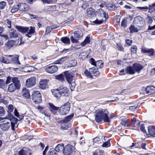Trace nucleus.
Wrapping results in <instances>:
<instances>
[{"mask_svg":"<svg viewBox=\"0 0 155 155\" xmlns=\"http://www.w3.org/2000/svg\"><path fill=\"white\" fill-rule=\"evenodd\" d=\"M108 112L106 110H99L96 111L95 120L97 123H99L103 120L104 122H109V118L108 116Z\"/></svg>","mask_w":155,"mask_h":155,"instance_id":"f257e3e1","label":"nucleus"},{"mask_svg":"<svg viewBox=\"0 0 155 155\" xmlns=\"http://www.w3.org/2000/svg\"><path fill=\"white\" fill-rule=\"evenodd\" d=\"M53 94L57 98L61 96L67 97L68 96V89L64 86H60L58 88L53 89L51 91Z\"/></svg>","mask_w":155,"mask_h":155,"instance_id":"f03ea898","label":"nucleus"},{"mask_svg":"<svg viewBox=\"0 0 155 155\" xmlns=\"http://www.w3.org/2000/svg\"><path fill=\"white\" fill-rule=\"evenodd\" d=\"M12 83L10 84L8 87V91L9 92H14L16 89H19L20 87V81L18 78L16 77L12 78Z\"/></svg>","mask_w":155,"mask_h":155,"instance_id":"7ed1b4c3","label":"nucleus"},{"mask_svg":"<svg viewBox=\"0 0 155 155\" xmlns=\"http://www.w3.org/2000/svg\"><path fill=\"white\" fill-rule=\"evenodd\" d=\"M75 152V147L74 146L68 144L64 147L63 153L64 155H71L73 153Z\"/></svg>","mask_w":155,"mask_h":155,"instance_id":"20e7f679","label":"nucleus"},{"mask_svg":"<svg viewBox=\"0 0 155 155\" xmlns=\"http://www.w3.org/2000/svg\"><path fill=\"white\" fill-rule=\"evenodd\" d=\"M70 104L67 102L61 106L59 110V113L60 114L65 115L68 114L70 110Z\"/></svg>","mask_w":155,"mask_h":155,"instance_id":"39448f33","label":"nucleus"},{"mask_svg":"<svg viewBox=\"0 0 155 155\" xmlns=\"http://www.w3.org/2000/svg\"><path fill=\"white\" fill-rule=\"evenodd\" d=\"M83 33L81 31H75L73 34V35H71L70 37L71 41L74 43H78V40L82 38Z\"/></svg>","mask_w":155,"mask_h":155,"instance_id":"423d86ee","label":"nucleus"},{"mask_svg":"<svg viewBox=\"0 0 155 155\" xmlns=\"http://www.w3.org/2000/svg\"><path fill=\"white\" fill-rule=\"evenodd\" d=\"M32 99L33 102L36 104H38L41 102V95L39 91H36L33 93Z\"/></svg>","mask_w":155,"mask_h":155,"instance_id":"0eeeda50","label":"nucleus"},{"mask_svg":"<svg viewBox=\"0 0 155 155\" xmlns=\"http://www.w3.org/2000/svg\"><path fill=\"white\" fill-rule=\"evenodd\" d=\"M144 22L143 18L141 17L138 16L134 18V23L137 25L139 28H141V25L143 24Z\"/></svg>","mask_w":155,"mask_h":155,"instance_id":"6e6552de","label":"nucleus"},{"mask_svg":"<svg viewBox=\"0 0 155 155\" xmlns=\"http://www.w3.org/2000/svg\"><path fill=\"white\" fill-rule=\"evenodd\" d=\"M36 79L34 77H31L28 79L26 81V86L29 88L34 86L35 84Z\"/></svg>","mask_w":155,"mask_h":155,"instance_id":"1a4fd4ad","label":"nucleus"},{"mask_svg":"<svg viewBox=\"0 0 155 155\" xmlns=\"http://www.w3.org/2000/svg\"><path fill=\"white\" fill-rule=\"evenodd\" d=\"M90 62L91 64L96 66L97 68H101L103 66V63L101 60L96 62L94 59L91 58L90 59Z\"/></svg>","mask_w":155,"mask_h":155,"instance_id":"9d476101","label":"nucleus"},{"mask_svg":"<svg viewBox=\"0 0 155 155\" xmlns=\"http://www.w3.org/2000/svg\"><path fill=\"white\" fill-rule=\"evenodd\" d=\"M65 78L69 84H71L74 78V74L72 72L66 71L64 72Z\"/></svg>","mask_w":155,"mask_h":155,"instance_id":"9b49d317","label":"nucleus"},{"mask_svg":"<svg viewBox=\"0 0 155 155\" xmlns=\"http://www.w3.org/2000/svg\"><path fill=\"white\" fill-rule=\"evenodd\" d=\"M58 68L56 65L50 66L45 69V71L47 72L52 74L57 72L58 70Z\"/></svg>","mask_w":155,"mask_h":155,"instance_id":"f8f14e48","label":"nucleus"},{"mask_svg":"<svg viewBox=\"0 0 155 155\" xmlns=\"http://www.w3.org/2000/svg\"><path fill=\"white\" fill-rule=\"evenodd\" d=\"M87 14L88 17L91 18H92L96 15L95 10L92 8L87 9Z\"/></svg>","mask_w":155,"mask_h":155,"instance_id":"ddd939ff","label":"nucleus"},{"mask_svg":"<svg viewBox=\"0 0 155 155\" xmlns=\"http://www.w3.org/2000/svg\"><path fill=\"white\" fill-rule=\"evenodd\" d=\"M48 80L46 79L41 80L39 82V87L42 89H45L48 87Z\"/></svg>","mask_w":155,"mask_h":155,"instance_id":"4468645a","label":"nucleus"},{"mask_svg":"<svg viewBox=\"0 0 155 155\" xmlns=\"http://www.w3.org/2000/svg\"><path fill=\"white\" fill-rule=\"evenodd\" d=\"M10 127L9 122L4 121L3 123L0 124V127L4 131L8 130Z\"/></svg>","mask_w":155,"mask_h":155,"instance_id":"2eb2a0df","label":"nucleus"},{"mask_svg":"<svg viewBox=\"0 0 155 155\" xmlns=\"http://www.w3.org/2000/svg\"><path fill=\"white\" fill-rule=\"evenodd\" d=\"M133 67L134 70L135 72H137L139 73L140 71L143 69V67L141 64H134L133 65Z\"/></svg>","mask_w":155,"mask_h":155,"instance_id":"dca6fc26","label":"nucleus"},{"mask_svg":"<svg viewBox=\"0 0 155 155\" xmlns=\"http://www.w3.org/2000/svg\"><path fill=\"white\" fill-rule=\"evenodd\" d=\"M22 95L26 99L29 98L30 97L29 90L25 87L22 89Z\"/></svg>","mask_w":155,"mask_h":155,"instance_id":"f3484780","label":"nucleus"},{"mask_svg":"<svg viewBox=\"0 0 155 155\" xmlns=\"http://www.w3.org/2000/svg\"><path fill=\"white\" fill-rule=\"evenodd\" d=\"M18 5H19L18 9L20 11H26L29 9L28 5L25 3H21Z\"/></svg>","mask_w":155,"mask_h":155,"instance_id":"a211bd4d","label":"nucleus"},{"mask_svg":"<svg viewBox=\"0 0 155 155\" xmlns=\"http://www.w3.org/2000/svg\"><path fill=\"white\" fill-rule=\"evenodd\" d=\"M146 93L149 94L155 93V87L153 86H148L146 89Z\"/></svg>","mask_w":155,"mask_h":155,"instance_id":"6ab92c4d","label":"nucleus"},{"mask_svg":"<svg viewBox=\"0 0 155 155\" xmlns=\"http://www.w3.org/2000/svg\"><path fill=\"white\" fill-rule=\"evenodd\" d=\"M16 28L21 33H26L29 30V28L27 27H22L21 26H16Z\"/></svg>","mask_w":155,"mask_h":155,"instance_id":"aec40b11","label":"nucleus"},{"mask_svg":"<svg viewBox=\"0 0 155 155\" xmlns=\"http://www.w3.org/2000/svg\"><path fill=\"white\" fill-rule=\"evenodd\" d=\"M125 71L127 74H134L135 73L133 66H130L127 67L125 68Z\"/></svg>","mask_w":155,"mask_h":155,"instance_id":"412c9836","label":"nucleus"},{"mask_svg":"<svg viewBox=\"0 0 155 155\" xmlns=\"http://www.w3.org/2000/svg\"><path fill=\"white\" fill-rule=\"evenodd\" d=\"M89 70L92 75V77L93 76L97 77L99 74L100 73L99 71H98L97 69H95L94 67L90 68Z\"/></svg>","mask_w":155,"mask_h":155,"instance_id":"4be33fe9","label":"nucleus"},{"mask_svg":"<svg viewBox=\"0 0 155 155\" xmlns=\"http://www.w3.org/2000/svg\"><path fill=\"white\" fill-rule=\"evenodd\" d=\"M148 131L150 135L154 136L155 135V126H149L148 128Z\"/></svg>","mask_w":155,"mask_h":155,"instance_id":"5701e85b","label":"nucleus"},{"mask_svg":"<svg viewBox=\"0 0 155 155\" xmlns=\"http://www.w3.org/2000/svg\"><path fill=\"white\" fill-rule=\"evenodd\" d=\"M9 35L11 38H16L18 36V34L16 30H11L9 32Z\"/></svg>","mask_w":155,"mask_h":155,"instance_id":"b1692460","label":"nucleus"},{"mask_svg":"<svg viewBox=\"0 0 155 155\" xmlns=\"http://www.w3.org/2000/svg\"><path fill=\"white\" fill-rule=\"evenodd\" d=\"M10 120L12 130H14V127L15 125L16 124L17 122V119L15 117H12L10 119Z\"/></svg>","mask_w":155,"mask_h":155,"instance_id":"393cba45","label":"nucleus"},{"mask_svg":"<svg viewBox=\"0 0 155 155\" xmlns=\"http://www.w3.org/2000/svg\"><path fill=\"white\" fill-rule=\"evenodd\" d=\"M63 144H58L55 147V150L56 152H60L64 150V147Z\"/></svg>","mask_w":155,"mask_h":155,"instance_id":"a878e982","label":"nucleus"},{"mask_svg":"<svg viewBox=\"0 0 155 155\" xmlns=\"http://www.w3.org/2000/svg\"><path fill=\"white\" fill-rule=\"evenodd\" d=\"M141 28H139L135 27L134 25H131L129 28L130 32L131 33L137 32Z\"/></svg>","mask_w":155,"mask_h":155,"instance_id":"bb28decb","label":"nucleus"},{"mask_svg":"<svg viewBox=\"0 0 155 155\" xmlns=\"http://www.w3.org/2000/svg\"><path fill=\"white\" fill-rule=\"evenodd\" d=\"M104 140H107L106 142H104L102 144V147H109L110 146V139L107 137H104Z\"/></svg>","mask_w":155,"mask_h":155,"instance_id":"cd10ccee","label":"nucleus"},{"mask_svg":"<svg viewBox=\"0 0 155 155\" xmlns=\"http://www.w3.org/2000/svg\"><path fill=\"white\" fill-rule=\"evenodd\" d=\"M31 151L30 150L25 151L24 150H21L19 151V155H31Z\"/></svg>","mask_w":155,"mask_h":155,"instance_id":"c85d7f7f","label":"nucleus"},{"mask_svg":"<svg viewBox=\"0 0 155 155\" xmlns=\"http://www.w3.org/2000/svg\"><path fill=\"white\" fill-rule=\"evenodd\" d=\"M62 42L66 44H69L70 41V39L67 37H64L61 38L60 39Z\"/></svg>","mask_w":155,"mask_h":155,"instance_id":"c756f323","label":"nucleus"},{"mask_svg":"<svg viewBox=\"0 0 155 155\" xmlns=\"http://www.w3.org/2000/svg\"><path fill=\"white\" fill-rule=\"evenodd\" d=\"M90 41V37L87 36L84 41L81 43V45L82 46H84L86 44L89 43Z\"/></svg>","mask_w":155,"mask_h":155,"instance_id":"7c9ffc66","label":"nucleus"},{"mask_svg":"<svg viewBox=\"0 0 155 155\" xmlns=\"http://www.w3.org/2000/svg\"><path fill=\"white\" fill-rule=\"evenodd\" d=\"M18 56L17 55H16L14 57L12 60V62L16 64H20V63L18 60Z\"/></svg>","mask_w":155,"mask_h":155,"instance_id":"2f4dec72","label":"nucleus"},{"mask_svg":"<svg viewBox=\"0 0 155 155\" xmlns=\"http://www.w3.org/2000/svg\"><path fill=\"white\" fill-rule=\"evenodd\" d=\"M74 116V114H72L66 117L63 120V122L64 124L67 123L71 120Z\"/></svg>","mask_w":155,"mask_h":155,"instance_id":"473e14b6","label":"nucleus"},{"mask_svg":"<svg viewBox=\"0 0 155 155\" xmlns=\"http://www.w3.org/2000/svg\"><path fill=\"white\" fill-rule=\"evenodd\" d=\"M92 155H104V153L102 150L97 149L94 152Z\"/></svg>","mask_w":155,"mask_h":155,"instance_id":"72a5a7b5","label":"nucleus"},{"mask_svg":"<svg viewBox=\"0 0 155 155\" xmlns=\"http://www.w3.org/2000/svg\"><path fill=\"white\" fill-rule=\"evenodd\" d=\"M55 78L62 82L64 81L63 75L62 74H60L55 76Z\"/></svg>","mask_w":155,"mask_h":155,"instance_id":"f704fd0d","label":"nucleus"},{"mask_svg":"<svg viewBox=\"0 0 155 155\" xmlns=\"http://www.w3.org/2000/svg\"><path fill=\"white\" fill-rule=\"evenodd\" d=\"M104 11L101 9L97 10L96 12L97 15L99 16L100 18H102L104 14Z\"/></svg>","mask_w":155,"mask_h":155,"instance_id":"c9c22d12","label":"nucleus"},{"mask_svg":"<svg viewBox=\"0 0 155 155\" xmlns=\"http://www.w3.org/2000/svg\"><path fill=\"white\" fill-rule=\"evenodd\" d=\"M103 20L102 18H97L95 20H93L92 22L96 24H100L103 22Z\"/></svg>","mask_w":155,"mask_h":155,"instance_id":"e433bc0d","label":"nucleus"},{"mask_svg":"<svg viewBox=\"0 0 155 155\" xmlns=\"http://www.w3.org/2000/svg\"><path fill=\"white\" fill-rule=\"evenodd\" d=\"M49 104L50 106V109L52 112L57 110L58 109V107H55L54 105L50 103H49Z\"/></svg>","mask_w":155,"mask_h":155,"instance_id":"4c0bfd02","label":"nucleus"},{"mask_svg":"<svg viewBox=\"0 0 155 155\" xmlns=\"http://www.w3.org/2000/svg\"><path fill=\"white\" fill-rule=\"evenodd\" d=\"M14 44V41L13 40L8 41L6 44L7 47L10 48L12 47Z\"/></svg>","mask_w":155,"mask_h":155,"instance_id":"58836bf2","label":"nucleus"},{"mask_svg":"<svg viewBox=\"0 0 155 155\" xmlns=\"http://www.w3.org/2000/svg\"><path fill=\"white\" fill-rule=\"evenodd\" d=\"M47 155H57V154L54 148H51L50 150Z\"/></svg>","mask_w":155,"mask_h":155,"instance_id":"ea45409f","label":"nucleus"},{"mask_svg":"<svg viewBox=\"0 0 155 155\" xmlns=\"http://www.w3.org/2000/svg\"><path fill=\"white\" fill-rule=\"evenodd\" d=\"M108 9L110 10H113L116 9V7L114 5L112 4H109L107 5H106Z\"/></svg>","mask_w":155,"mask_h":155,"instance_id":"a19ab883","label":"nucleus"},{"mask_svg":"<svg viewBox=\"0 0 155 155\" xmlns=\"http://www.w3.org/2000/svg\"><path fill=\"white\" fill-rule=\"evenodd\" d=\"M84 74L87 77L91 78H92V75H91V73L89 71H88L87 70H86L84 72Z\"/></svg>","mask_w":155,"mask_h":155,"instance_id":"79ce46f5","label":"nucleus"},{"mask_svg":"<svg viewBox=\"0 0 155 155\" xmlns=\"http://www.w3.org/2000/svg\"><path fill=\"white\" fill-rule=\"evenodd\" d=\"M0 39L1 41H6L8 39V37L6 35H2L0 36Z\"/></svg>","mask_w":155,"mask_h":155,"instance_id":"37998d69","label":"nucleus"},{"mask_svg":"<svg viewBox=\"0 0 155 155\" xmlns=\"http://www.w3.org/2000/svg\"><path fill=\"white\" fill-rule=\"evenodd\" d=\"M29 31L28 32L29 34H31L35 33V27H34L31 26L30 28L28 30Z\"/></svg>","mask_w":155,"mask_h":155,"instance_id":"c03bdc74","label":"nucleus"},{"mask_svg":"<svg viewBox=\"0 0 155 155\" xmlns=\"http://www.w3.org/2000/svg\"><path fill=\"white\" fill-rule=\"evenodd\" d=\"M70 67H72L75 66L77 63V61L75 60H72L70 61Z\"/></svg>","mask_w":155,"mask_h":155,"instance_id":"a18cd8bd","label":"nucleus"},{"mask_svg":"<svg viewBox=\"0 0 155 155\" xmlns=\"http://www.w3.org/2000/svg\"><path fill=\"white\" fill-rule=\"evenodd\" d=\"M137 47L136 45H133L131 47V51L132 53H137Z\"/></svg>","mask_w":155,"mask_h":155,"instance_id":"49530a36","label":"nucleus"},{"mask_svg":"<svg viewBox=\"0 0 155 155\" xmlns=\"http://www.w3.org/2000/svg\"><path fill=\"white\" fill-rule=\"evenodd\" d=\"M19 5L15 6L11 9V12L12 13H14L17 11L19 9Z\"/></svg>","mask_w":155,"mask_h":155,"instance_id":"de8ad7c7","label":"nucleus"},{"mask_svg":"<svg viewBox=\"0 0 155 155\" xmlns=\"http://www.w3.org/2000/svg\"><path fill=\"white\" fill-rule=\"evenodd\" d=\"M79 57L80 58L83 59L87 57V55L85 52H83L80 54Z\"/></svg>","mask_w":155,"mask_h":155,"instance_id":"09e8293b","label":"nucleus"},{"mask_svg":"<svg viewBox=\"0 0 155 155\" xmlns=\"http://www.w3.org/2000/svg\"><path fill=\"white\" fill-rule=\"evenodd\" d=\"M56 28V27H54V26H51L48 27L46 29V32L47 33H48L51 31L52 29H54Z\"/></svg>","mask_w":155,"mask_h":155,"instance_id":"8fccbe9b","label":"nucleus"},{"mask_svg":"<svg viewBox=\"0 0 155 155\" xmlns=\"http://www.w3.org/2000/svg\"><path fill=\"white\" fill-rule=\"evenodd\" d=\"M149 49H147L144 46H142L141 48V51L143 53H147Z\"/></svg>","mask_w":155,"mask_h":155,"instance_id":"3c124183","label":"nucleus"},{"mask_svg":"<svg viewBox=\"0 0 155 155\" xmlns=\"http://www.w3.org/2000/svg\"><path fill=\"white\" fill-rule=\"evenodd\" d=\"M127 121L125 119H123L121 121V123L124 126L128 127V124L127 122Z\"/></svg>","mask_w":155,"mask_h":155,"instance_id":"603ef678","label":"nucleus"},{"mask_svg":"<svg viewBox=\"0 0 155 155\" xmlns=\"http://www.w3.org/2000/svg\"><path fill=\"white\" fill-rule=\"evenodd\" d=\"M6 3L5 2H0V9H3L6 5Z\"/></svg>","mask_w":155,"mask_h":155,"instance_id":"864d4df0","label":"nucleus"},{"mask_svg":"<svg viewBox=\"0 0 155 155\" xmlns=\"http://www.w3.org/2000/svg\"><path fill=\"white\" fill-rule=\"evenodd\" d=\"M149 6V8L148 9L149 12L151 13L155 11V9L153 8V7L154 6L153 5V4L151 5H150Z\"/></svg>","mask_w":155,"mask_h":155,"instance_id":"5fc2aeb1","label":"nucleus"},{"mask_svg":"<svg viewBox=\"0 0 155 155\" xmlns=\"http://www.w3.org/2000/svg\"><path fill=\"white\" fill-rule=\"evenodd\" d=\"M147 53H150V56H153L154 55V49L152 48L149 49L148 52Z\"/></svg>","mask_w":155,"mask_h":155,"instance_id":"6e6d98bb","label":"nucleus"},{"mask_svg":"<svg viewBox=\"0 0 155 155\" xmlns=\"http://www.w3.org/2000/svg\"><path fill=\"white\" fill-rule=\"evenodd\" d=\"M5 114V111L2 107H0V115L3 116Z\"/></svg>","mask_w":155,"mask_h":155,"instance_id":"4d7b16f0","label":"nucleus"},{"mask_svg":"<svg viewBox=\"0 0 155 155\" xmlns=\"http://www.w3.org/2000/svg\"><path fill=\"white\" fill-rule=\"evenodd\" d=\"M5 83L4 80L0 79V87L3 88L5 86Z\"/></svg>","mask_w":155,"mask_h":155,"instance_id":"13d9d810","label":"nucleus"},{"mask_svg":"<svg viewBox=\"0 0 155 155\" xmlns=\"http://www.w3.org/2000/svg\"><path fill=\"white\" fill-rule=\"evenodd\" d=\"M140 129L144 133H146V131L145 129V127L143 124H142L140 125Z\"/></svg>","mask_w":155,"mask_h":155,"instance_id":"bf43d9fd","label":"nucleus"},{"mask_svg":"<svg viewBox=\"0 0 155 155\" xmlns=\"http://www.w3.org/2000/svg\"><path fill=\"white\" fill-rule=\"evenodd\" d=\"M127 20L126 19H124L122 21L121 23V26L122 27L125 28L126 26Z\"/></svg>","mask_w":155,"mask_h":155,"instance_id":"052dcab7","label":"nucleus"},{"mask_svg":"<svg viewBox=\"0 0 155 155\" xmlns=\"http://www.w3.org/2000/svg\"><path fill=\"white\" fill-rule=\"evenodd\" d=\"M137 8L143 10H147L149 8L148 7L146 6L144 7H137Z\"/></svg>","mask_w":155,"mask_h":155,"instance_id":"680f3d73","label":"nucleus"},{"mask_svg":"<svg viewBox=\"0 0 155 155\" xmlns=\"http://www.w3.org/2000/svg\"><path fill=\"white\" fill-rule=\"evenodd\" d=\"M1 59L2 61L4 63L8 64L9 63V62L7 60V59H5L3 57H2Z\"/></svg>","mask_w":155,"mask_h":155,"instance_id":"e2e57ef3","label":"nucleus"},{"mask_svg":"<svg viewBox=\"0 0 155 155\" xmlns=\"http://www.w3.org/2000/svg\"><path fill=\"white\" fill-rule=\"evenodd\" d=\"M14 108L12 105L10 104L8 107V111L9 112H12Z\"/></svg>","mask_w":155,"mask_h":155,"instance_id":"0e129e2a","label":"nucleus"},{"mask_svg":"<svg viewBox=\"0 0 155 155\" xmlns=\"http://www.w3.org/2000/svg\"><path fill=\"white\" fill-rule=\"evenodd\" d=\"M1 102L6 105L8 104V101L5 98H2L1 100Z\"/></svg>","mask_w":155,"mask_h":155,"instance_id":"69168bd1","label":"nucleus"},{"mask_svg":"<svg viewBox=\"0 0 155 155\" xmlns=\"http://www.w3.org/2000/svg\"><path fill=\"white\" fill-rule=\"evenodd\" d=\"M117 47L118 50L120 51H123V48L122 45L120 44H117Z\"/></svg>","mask_w":155,"mask_h":155,"instance_id":"338daca9","label":"nucleus"},{"mask_svg":"<svg viewBox=\"0 0 155 155\" xmlns=\"http://www.w3.org/2000/svg\"><path fill=\"white\" fill-rule=\"evenodd\" d=\"M147 19L148 21V23L151 24L152 23L153 20L152 18L150 16H148Z\"/></svg>","mask_w":155,"mask_h":155,"instance_id":"774afa93","label":"nucleus"}]
</instances>
